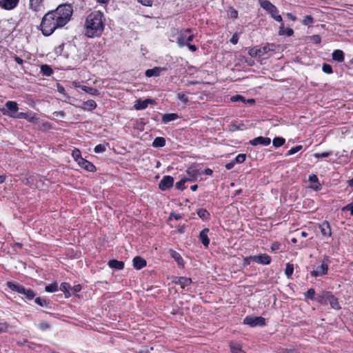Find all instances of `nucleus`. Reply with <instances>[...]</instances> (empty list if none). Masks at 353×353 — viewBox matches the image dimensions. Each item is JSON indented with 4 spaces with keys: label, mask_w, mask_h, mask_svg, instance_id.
I'll use <instances>...</instances> for the list:
<instances>
[{
    "label": "nucleus",
    "mask_w": 353,
    "mask_h": 353,
    "mask_svg": "<svg viewBox=\"0 0 353 353\" xmlns=\"http://www.w3.org/2000/svg\"><path fill=\"white\" fill-rule=\"evenodd\" d=\"M343 210H350V214L352 216H353V204L352 203H350L348 204L347 205H346Z\"/></svg>",
    "instance_id": "obj_64"
},
{
    "label": "nucleus",
    "mask_w": 353,
    "mask_h": 353,
    "mask_svg": "<svg viewBox=\"0 0 353 353\" xmlns=\"http://www.w3.org/2000/svg\"><path fill=\"white\" fill-rule=\"evenodd\" d=\"M16 119H24L32 123H34L37 121V118L36 117L31 116L28 112L17 113L16 115Z\"/></svg>",
    "instance_id": "obj_26"
},
{
    "label": "nucleus",
    "mask_w": 353,
    "mask_h": 353,
    "mask_svg": "<svg viewBox=\"0 0 353 353\" xmlns=\"http://www.w3.org/2000/svg\"><path fill=\"white\" fill-rule=\"evenodd\" d=\"M139 3L143 6H150L152 5V0H137Z\"/></svg>",
    "instance_id": "obj_62"
},
{
    "label": "nucleus",
    "mask_w": 353,
    "mask_h": 353,
    "mask_svg": "<svg viewBox=\"0 0 353 353\" xmlns=\"http://www.w3.org/2000/svg\"><path fill=\"white\" fill-rule=\"evenodd\" d=\"M57 90L59 93L63 94L64 96H67V94L65 93V90L62 85L58 84L57 85Z\"/></svg>",
    "instance_id": "obj_63"
},
{
    "label": "nucleus",
    "mask_w": 353,
    "mask_h": 353,
    "mask_svg": "<svg viewBox=\"0 0 353 353\" xmlns=\"http://www.w3.org/2000/svg\"><path fill=\"white\" fill-rule=\"evenodd\" d=\"M82 90L85 91L86 93H88L92 96H97L99 94V90L94 88L83 85L82 87Z\"/></svg>",
    "instance_id": "obj_37"
},
{
    "label": "nucleus",
    "mask_w": 353,
    "mask_h": 353,
    "mask_svg": "<svg viewBox=\"0 0 353 353\" xmlns=\"http://www.w3.org/2000/svg\"><path fill=\"white\" fill-rule=\"evenodd\" d=\"M188 178H183L175 184V188L179 190H183L186 188L185 183L188 182Z\"/></svg>",
    "instance_id": "obj_39"
},
{
    "label": "nucleus",
    "mask_w": 353,
    "mask_h": 353,
    "mask_svg": "<svg viewBox=\"0 0 353 353\" xmlns=\"http://www.w3.org/2000/svg\"><path fill=\"white\" fill-rule=\"evenodd\" d=\"M310 41L314 43L318 44L321 43V37L319 34H314L310 37Z\"/></svg>",
    "instance_id": "obj_55"
},
{
    "label": "nucleus",
    "mask_w": 353,
    "mask_h": 353,
    "mask_svg": "<svg viewBox=\"0 0 353 353\" xmlns=\"http://www.w3.org/2000/svg\"><path fill=\"white\" fill-rule=\"evenodd\" d=\"M165 68L154 67L152 69L146 70L145 74L147 77H159L161 72L165 71Z\"/></svg>",
    "instance_id": "obj_17"
},
{
    "label": "nucleus",
    "mask_w": 353,
    "mask_h": 353,
    "mask_svg": "<svg viewBox=\"0 0 353 353\" xmlns=\"http://www.w3.org/2000/svg\"><path fill=\"white\" fill-rule=\"evenodd\" d=\"M170 256L175 260L179 266L183 267L184 265V261L181 257V254L175 250H170Z\"/></svg>",
    "instance_id": "obj_25"
},
{
    "label": "nucleus",
    "mask_w": 353,
    "mask_h": 353,
    "mask_svg": "<svg viewBox=\"0 0 353 353\" xmlns=\"http://www.w3.org/2000/svg\"><path fill=\"white\" fill-rule=\"evenodd\" d=\"M18 110V104L17 102L12 101H7L4 108L1 110L3 115H6L12 118H16Z\"/></svg>",
    "instance_id": "obj_6"
},
{
    "label": "nucleus",
    "mask_w": 353,
    "mask_h": 353,
    "mask_svg": "<svg viewBox=\"0 0 353 353\" xmlns=\"http://www.w3.org/2000/svg\"><path fill=\"white\" fill-rule=\"evenodd\" d=\"M243 323L252 327H263L265 325V319L262 316H247L243 320Z\"/></svg>",
    "instance_id": "obj_7"
},
{
    "label": "nucleus",
    "mask_w": 353,
    "mask_h": 353,
    "mask_svg": "<svg viewBox=\"0 0 353 353\" xmlns=\"http://www.w3.org/2000/svg\"><path fill=\"white\" fill-rule=\"evenodd\" d=\"M245 159H246L245 154H239L236 157L234 161L235 162V163H242L245 161Z\"/></svg>",
    "instance_id": "obj_49"
},
{
    "label": "nucleus",
    "mask_w": 353,
    "mask_h": 353,
    "mask_svg": "<svg viewBox=\"0 0 353 353\" xmlns=\"http://www.w3.org/2000/svg\"><path fill=\"white\" fill-rule=\"evenodd\" d=\"M165 145V139L163 137H157L152 143V146L154 148H161Z\"/></svg>",
    "instance_id": "obj_36"
},
{
    "label": "nucleus",
    "mask_w": 353,
    "mask_h": 353,
    "mask_svg": "<svg viewBox=\"0 0 353 353\" xmlns=\"http://www.w3.org/2000/svg\"><path fill=\"white\" fill-rule=\"evenodd\" d=\"M174 185V178L170 175L163 176L159 183V188L162 191L170 189Z\"/></svg>",
    "instance_id": "obj_9"
},
{
    "label": "nucleus",
    "mask_w": 353,
    "mask_h": 353,
    "mask_svg": "<svg viewBox=\"0 0 353 353\" xmlns=\"http://www.w3.org/2000/svg\"><path fill=\"white\" fill-rule=\"evenodd\" d=\"M228 15L230 18L236 19L238 17V11L234 8H230L228 11Z\"/></svg>",
    "instance_id": "obj_54"
},
{
    "label": "nucleus",
    "mask_w": 353,
    "mask_h": 353,
    "mask_svg": "<svg viewBox=\"0 0 353 353\" xmlns=\"http://www.w3.org/2000/svg\"><path fill=\"white\" fill-rule=\"evenodd\" d=\"M154 103V100L151 99H146L145 100L138 99L136 101V103L134 104V108L136 110H144L149 104H153Z\"/></svg>",
    "instance_id": "obj_15"
},
{
    "label": "nucleus",
    "mask_w": 353,
    "mask_h": 353,
    "mask_svg": "<svg viewBox=\"0 0 353 353\" xmlns=\"http://www.w3.org/2000/svg\"><path fill=\"white\" fill-rule=\"evenodd\" d=\"M313 21H314V19L312 18V17H311L310 15H307V16H305L304 17V19L303 21V23L304 25H309L310 23H312Z\"/></svg>",
    "instance_id": "obj_56"
},
{
    "label": "nucleus",
    "mask_w": 353,
    "mask_h": 353,
    "mask_svg": "<svg viewBox=\"0 0 353 353\" xmlns=\"http://www.w3.org/2000/svg\"><path fill=\"white\" fill-rule=\"evenodd\" d=\"M319 228L323 236L329 238L332 236L330 225L328 221H324L319 225Z\"/></svg>",
    "instance_id": "obj_16"
},
{
    "label": "nucleus",
    "mask_w": 353,
    "mask_h": 353,
    "mask_svg": "<svg viewBox=\"0 0 353 353\" xmlns=\"http://www.w3.org/2000/svg\"><path fill=\"white\" fill-rule=\"evenodd\" d=\"M97 103L94 100H88L83 103L82 109L84 110L92 111L97 108Z\"/></svg>",
    "instance_id": "obj_29"
},
{
    "label": "nucleus",
    "mask_w": 353,
    "mask_h": 353,
    "mask_svg": "<svg viewBox=\"0 0 353 353\" xmlns=\"http://www.w3.org/2000/svg\"><path fill=\"white\" fill-rule=\"evenodd\" d=\"M194 37L192 29L187 28L182 30L177 37L176 43L179 48H183L188 43L192 41Z\"/></svg>",
    "instance_id": "obj_4"
},
{
    "label": "nucleus",
    "mask_w": 353,
    "mask_h": 353,
    "mask_svg": "<svg viewBox=\"0 0 353 353\" xmlns=\"http://www.w3.org/2000/svg\"><path fill=\"white\" fill-rule=\"evenodd\" d=\"M331 294L330 292H323V294L318 295L316 300L321 304L327 305L329 299L328 295H331Z\"/></svg>",
    "instance_id": "obj_31"
},
{
    "label": "nucleus",
    "mask_w": 353,
    "mask_h": 353,
    "mask_svg": "<svg viewBox=\"0 0 353 353\" xmlns=\"http://www.w3.org/2000/svg\"><path fill=\"white\" fill-rule=\"evenodd\" d=\"M230 348L232 353H240V351L242 350L241 345L234 342L230 343Z\"/></svg>",
    "instance_id": "obj_40"
},
{
    "label": "nucleus",
    "mask_w": 353,
    "mask_h": 353,
    "mask_svg": "<svg viewBox=\"0 0 353 353\" xmlns=\"http://www.w3.org/2000/svg\"><path fill=\"white\" fill-rule=\"evenodd\" d=\"M30 8L36 12H43L45 10L43 0H30Z\"/></svg>",
    "instance_id": "obj_13"
},
{
    "label": "nucleus",
    "mask_w": 353,
    "mask_h": 353,
    "mask_svg": "<svg viewBox=\"0 0 353 353\" xmlns=\"http://www.w3.org/2000/svg\"><path fill=\"white\" fill-rule=\"evenodd\" d=\"M34 302L41 307H46V308L50 307V301H48L44 298L37 297L34 299Z\"/></svg>",
    "instance_id": "obj_34"
},
{
    "label": "nucleus",
    "mask_w": 353,
    "mask_h": 353,
    "mask_svg": "<svg viewBox=\"0 0 353 353\" xmlns=\"http://www.w3.org/2000/svg\"><path fill=\"white\" fill-rule=\"evenodd\" d=\"M209 232V228H204L200 232L199 236V240L205 248H208L210 244V239L208 238V236Z\"/></svg>",
    "instance_id": "obj_18"
},
{
    "label": "nucleus",
    "mask_w": 353,
    "mask_h": 353,
    "mask_svg": "<svg viewBox=\"0 0 353 353\" xmlns=\"http://www.w3.org/2000/svg\"><path fill=\"white\" fill-rule=\"evenodd\" d=\"M309 181L312 184V188L314 190H320L321 189V184L319 183V179L316 174L310 175Z\"/></svg>",
    "instance_id": "obj_23"
},
{
    "label": "nucleus",
    "mask_w": 353,
    "mask_h": 353,
    "mask_svg": "<svg viewBox=\"0 0 353 353\" xmlns=\"http://www.w3.org/2000/svg\"><path fill=\"white\" fill-rule=\"evenodd\" d=\"M232 128L233 130H243L245 129L244 124L242 123L239 124H233Z\"/></svg>",
    "instance_id": "obj_57"
},
{
    "label": "nucleus",
    "mask_w": 353,
    "mask_h": 353,
    "mask_svg": "<svg viewBox=\"0 0 353 353\" xmlns=\"http://www.w3.org/2000/svg\"><path fill=\"white\" fill-rule=\"evenodd\" d=\"M176 97L179 100L181 101L184 104H186L188 102V97L183 92L177 93Z\"/></svg>",
    "instance_id": "obj_47"
},
{
    "label": "nucleus",
    "mask_w": 353,
    "mask_h": 353,
    "mask_svg": "<svg viewBox=\"0 0 353 353\" xmlns=\"http://www.w3.org/2000/svg\"><path fill=\"white\" fill-rule=\"evenodd\" d=\"M253 261L259 264L268 265L271 262V257L267 254H262L258 256H253Z\"/></svg>",
    "instance_id": "obj_14"
},
{
    "label": "nucleus",
    "mask_w": 353,
    "mask_h": 353,
    "mask_svg": "<svg viewBox=\"0 0 353 353\" xmlns=\"http://www.w3.org/2000/svg\"><path fill=\"white\" fill-rule=\"evenodd\" d=\"M271 143V139L269 137H258L250 141V144L253 146L262 145L267 146Z\"/></svg>",
    "instance_id": "obj_12"
},
{
    "label": "nucleus",
    "mask_w": 353,
    "mask_h": 353,
    "mask_svg": "<svg viewBox=\"0 0 353 353\" xmlns=\"http://www.w3.org/2000/svg\"><path fill=\"white\" fill-rule=\"evenodd\" d=\"M253 261V256H248V257L244 258V259H243V265L244 266L249 265L250 264V261Z\"/></svg>",
    "instance_id": "obj_60"
},
{
    "label": "nucleus",
    "mask_w": 353,
    "mask_h": 353,
    "mask_svg": "<svg viewBox=\"0 0 353 353\" xmlns=\"http://www.w3.org/2000/svg\"><path fill=\"white\" fill-rule=\"evenodd\" d=\"M303 146L301 145H296L295 147L292 148L290 150H288L286 154L287 156L292 155L302 149Z\"/></svg>",
    "instance_id": "obj_48"
},
{
    "label": "nucleus",
    "mask_w": 353,
    "mask_h": 353,
    "mask_svg": "<svg viewBox=\"0 0 353 353\" xmlns=\"http://www.w3.org/2000/svg\"><path fill=\"white\" fill-rule=\"evenodd\" d=\"M231 100L232 101H245L244 97L241 95L233 96L232 97Z\"/></svg>",
    "instance_id": "obj_59"
},
{
    "label": "nucleus",
    "mask_w": 353,
    "mask_h": 353,
    "mask_svg": "<svg viewBox=\"0 0 353 353\" xmlns=\"http://www.w3.org/2000/svg\"><path fill=\"white\" fill-rule=\"evenodd\" d=\"M230 348L232 353H240V351L242 350L241 345L234 342L230 343Z\"/></svg>",
    "instance_id": "obj_41"
},
{
    "label": "nucleus",
    "mask_w": 353,
    "mask_h": 353,
    "mask_svg": "<svg viewBox=\"0 0 353 353\" xmlns=\"http://www.w3.org/2000/svg\"><path fill=\"white\" fill-rule=\"evenodd\" d=\"M8 325L6 322L0 323V333L6 332L8 330Z\"/></svg>",
    "instance_id": "obj_58"
},
{
    "label": "nucleus",
    "mask_w": 353,
    "mask_h": 353,
    "mask_svg": "<svg viewBox=\"0 0 353 353\" xmlns=\"http://www.w3.org/2000/svg\"><path fill=\"white\" fill-rule=\"evenodd\" d=\"M322 70L326 74H332L333 72L332 68L330 64L323 63L322 66Z\"/></svg>",
    "instance_id": "obj_50"
},
{
    "label": "nucleus",
    "mask_w": 353,
    "mask_h": 353,
    "mask_svg": "<svg viewBox=\"0 0 353 353\" xmlns=\"http://www.w3.org/2000/svg\"><path fill=\"white\" fill-rule=\"evenodd\" d=\"M6 285L11 290L23 294L25 298L28 300H32L35 296V293L32 289L26 288L23 285L14 283L12 281H8Z\"/></svg>",
    "instance_id": "obj_3"
},
{
    "label": "nucleus",
    "mask_w": 353,
    "mask_h": 353,
    "mask_svg": "<svg viewBox=\"0 0 353 353\" xmlns=\"http://www.w3.org/2000/svg\"><path fill=\"white\" fill-rule=\"evenodd\" d=\"M179 118V115L176 113L165 114L162 117L161 121L163 123L166 124L170 121H174Z\"/></svg>",
    "instance_id": "obj_27"
},
{
    "label": "nucleus",
    "mask_w": 353,
    "mask_h": 353,
    "mask_svg": "<svg viewBox=\"0 0 353 353\" xmlns=\"http://www.w3.org/2000/svg\"><path fill=\"white\" fill-rule=\"evenodd\" d=\"M294 34V30L292 28H285L283 23H281L279 27V35H285L287 37H290Z\"/></svg>",
    "instance_id": "obj_30"
},
{
    "label": "nucleus",
    "mask_w": 353,
    "mask_h": 353,
    "mask_svg": "<svg viewBox=\"0 0 353 353\" xmlns=\"http://www.w3.org/2000/svg\"><path fill=\"white\" fill-rule=\"evenodd\" d=\"M58 284L57 283H53L50 285L46 286L45 290L48 292H54L58 290Z\"/></svg>",
    "instance_id": "obj_43"
},
{
    "label": "nucleus",
    "mask_w": 353,
    "mask_h": 353,
    "mask_svg": "<svg viewBox=\"0 0 353 353\" xmlns=\"http://www.w3.org/2000/svg\"><path fill=\"white\" fill-rule=\"evenodd\" d=\"M285 139L280 137H275L272 141L273 145L276 148L282 146L285 143Z\"/></svg>",
    "instance_id": "obj_42"
},
{
    "label": "nucleus",
    "mask_w": 353,
    "mask_h": 353,
    "mask_svg": "<svg viewBox=\"0 0 353 353\" xmlns=\"http://www.w3.org/2000/svg\"><path fill=\"white\" fill-rule=\"evenodd\" d=\"M146 261L141 256H136L133 259V266L137 270H141L146 266Z\"/></svg>",
    "instance_id": "obj_21"
},
{
    "label": "nucleus",
    "mask_w": 353,
    "mask_h": 353,
    "mask_svg": "<svg viewBox=\"0 0 353 353\" xmlns=\"http://www.w3.org/2000/svg\"><path fill=\"white\" fill-rule=\"evenodd\" d=\"M72 156L75 160V161L77 162V163L80 161V159H83L81 154V152L78 149H74V150H72Z\"/></svg>",
    "instance_id": "obj_44"
},
{
    "label": "nucleus",
    "mask_w": 353,
    "mask_h": 353,
    "mask_svg": "<svg viewBox=\"0 0 353 353\" xmlns=\"http://www.w3.org/2000/svg\"><path fill=\"white\" fill-rule=\"evenodd\" d=\"M332 154V151L324 152H322V153H315L314 154V157H316V158L327 157L330 156Z\"/></svg>",
    "instance_id": "obj_53"
},
{
    "label": "nucleus",
    "mask_w": 353,
    "mask_h": 353,
    "mask_svg": "<svg viewBox=\"0 0 353 353\" xmlns=\"http://www.w3.org/2000/svg\"><path fill=\"white\" fill-rule=\"evenodd\" d=\"M70 288V285L68 283H62L60 285V290L64 292L65 294H69V290Z\"/></svg>",
    "instance_id": "obj_51"
},
{
    "label": "nucleus",
    "mask_w": 353,
    "mask_h": 353,
    "mask_svg": "<svg viewBox=\"0 0 353 353\" xmlns=\"http://www.w3.org/2000/svg\"><path fill=\"white\" fill-rule=\"evenodd\" d=\"M107 145H108V143L97 145L94 147V152L95 153H102V152H104L106 150V146Z\"/></svg>",
    "instance_id": "obj_45"
},
{
    "label": "nucleus",
    "mask_w": 353,
    "mask_h": 353,
    "mask_svg": "<svg viewBox=\"0 0 353 353\" xmlns=\"http://www.w3.org/2000/svg\"><path fill=\"white\" fill-rule=\"evenodd\" d=\"M328 261L329 257L327 256H325L321 265L316 267L310 272L311 276L318 277L327 274L328 271V265L327 263Z\"/></svg>",
    "instance_id": "obj_8"
},
{
    "label": "nucleus",
    "mask_w": 353,
    "mask_h": 353,
    "mask_svg": "<svg viewBox=\"0 0 353 353\" xmlns=\"http://www.w3.org/2000/svg\"><path fill=\"white\" fill-rule=\"evenodd\" d=\"M108 265L110 268L117 270H121L124 268V263L121 261H117L116 259L110 260Z\"/></svg>",
    "instance_id": "obj_22"
},
{
    "label": "nucleus",
    "mask_w": 353,
    "mask_h": 353,
    "mask_svg": "<svg viewBox=\"0 0 353 353\" xmlns=\"http://www.w3.org/2000/svg\"><path fill=\"white\" fill-rule=\"evenodd\" d=\"M192 283V280L190 278L187 277H179L175 281V283L179 285L181 288L185 289L187 286L190 285Z\"/></svg>",
    "instance_id": "obj_24"
},
{
    "label": "nucleus",
    "mask_w": 353,
    "mask_h": 353,
    "mask_svg": "<svg viewBox=\"0 0 353 353\" xmlns=\"http://www.w3.org/2000/svg\"><path fill=\"white\" fill-rule=\"evenodd\" d=\"M186 173L190 176L189 178H188V181H196L198 176L201 174V172L199 170L195 169L194 168H188L186 170Z\"/></svg>",
    "instance_id": "obj_20"
},
{
    "label": "nucleus",
    "mask_w": 353,
    "mask_h": 353,
    "mask_svg": "<svg viewBox=\"0 0 353 353\" xmlns=\"http://www.w3.org/2000/svg\"><path fill=\"white\" fill-rule=\"evenodd\" d=\"M19 0H0V8L6 10L14 9L19 4Z\"/></svg>",
    "instance_id": "obj_11"
},
{
    "label": "nucleus",
    "mask_w": 353,
    "mask_h": 353,
    "mask_svg": "<svg viewBox=\"0 0 353 353\" xmlns=\"http://www.w3.org/2000/svg\"><path fill=\"white\" fill-rule=\"evenodd\" d=\"M259 3L260 4V6L266 10L269 14H271V17H272L275 14L279 13V10L277 8L273 5L270 1L268 0H259Z\"/></svg>",
    "instance_id": "obj_10"
},
{
    "label": "nucleus",
    "mask_w": 353,
    "mask_h": 353,
    "mask_svg": "<svg viewBox=\"0 0 353 353\" xmlns=\"http://www.w3.org/2000/svg\"><path fill=\"white\" fill-rule=\"evenodd\" d=\"M274 46L273 44L268 43L261 48L254 47L248 50V54L252 57H261L269 52L274 51V49L273 48Z\"/></svg>",
    "instance_id": "obj_5"
},
{
    "label": "nucleus",
    "mask_w": 353,
    "mask_h": 353,
    "mask_svg": "<svg viewBox=\"0 0 353 353\" xmlns=\"http://www.w3.org/2000/svg\"><path fill=\"white\" fill-rule=\"evenodd\" d=\"M197 215L203 221L208 220L210 218V214L205 208H200L196 212Z\"/></svg>",
    "instance_id": "obj_33"
},
{
    "label": "nucleus",
    "mask_w": 353,
    "mask_h": 353,
    "mask_svg": "<svg viewBox=\"0 0 353 353\" xmlns=\"http://www.w3.org/2000/svg\"><path fill=\"white\" fill-rule=\"evenodd\" d=\"M72 13V6L68 3L59 5L55 10L48 12L40 24L43 34L50 36L57 28L63 27L70 20Z\"/></svg>",
    "instance_id": "obj_1"
},
{
    "label": "nucleus",
    "mask_w": 353,
    "mask_h": 353,
    "mask_svg": "<svg viewBox=\"0 0 353 353\" xmlns=\"http://www.w3.org/2000/svg\"><path fill=\"white\" fill-rule=\"evenodd\" d=\"M305 296L306 299L314 300L315 299V290L314 288H310L305 293Z\"/></svg>",
    "instance_id": "obj_46"
},
{
    "label": "nucleus",
    "mask_w": 353,
    "mask_h": 353,
    "mask_svg": "<svg viewBox=\"0 0 353 353\" xmlns=\"http://www.w3.org/2000/svg\"><path fill=\"white\" fill-rule=\"evenodd\" d=\"M38 327L42 331H46L50 329V325L48 322L43 321L39 324Z\"/></svg>",
    "instance_id": "obj_52"
},
{
    "label": "nucleus",
    "mask_w": 353,
    "mask_h": 353,
    "mask_svg": "<svg viewBox=\"0 0 353 353\" xmlns=\"http://www.w3.org/2000/svg\"><path fill=\"white\" fill-rule=\"evenodd\" d=\"M238 41H239V37H238V34L236 33H234L232 38L230 39V42L232 43V44H236L238 43Z\"/></svg>",
    "instance_id": "obj_61"
},
{
    "label": "nucleus",
    "mask_w": 353,
    "mask_h": 353,
    "mask_svg": "<svg viewBox=\"0 0 353 353\" xmlns=\"http://www.w3.org/2000/svg\"><path fill=\"white\" fill-rule=\"evenodd\" d=\"M78 164L83 169L88 172H94L96 171V167L90 161L84 159L83 158L82 159H80V161L78 163Z\"/></svg>",
    "instance_id": "obj_19"
},
{
    "label": "nucleus",
    "mask_w": 353,
    "mask_h": 353,
    "mask_svg": "<svg viewBox=\"0 0 353 353\" xmlns=\"http://www.w3.org/2000/svg\"><path fill=\"white\" fill-rule=\"evenodd\" d=\"M105 28V19L103 12L94 11L85 18L84 34L88 38L100 37Z\"/></svg>",
    "instance_id": "obj_2"
},
{
    "label": "nucleus",
    "mask_w": 353,
    "mask_h": 353,
    "mask_svg": "<svg viewBox=\"0 0 353 353\" xmlns=\"http://www.w3.org/2000/svg\"><path fill=\"white\" fill-rule=\"evenodd\" d=\"M332 59L338 61L343 62L344 61V52L341 50H335L332 54Z\"/></svg>",
    "instance_id": "obj_28"
},
{
    "label": "nucleus",
    "mask_w": 353,
    "mask_h": 353,
    "mask_svg": "<svg viewBox=\"0 0 353 353\" xmlns=\"http://www.w3.org/2000/svg\"><path fill=\"white\" fill-rule=\"evenodd\" d=\"M41 72L43 75L50 77L53 74V70L48 65H42L41 66Z\"/></svg>",
    "instance_id": "obj_35"
},
{
    "label": "nucleus",
    "mask_w": 353,
    "mask_h": 353,
    "mask_svg": "<svg viewBox=\"0 0 353 353\" xmlns=\"http://www.w3.org/2000/svg\"><path fill=\"white\" fill-rule=\"evenodd\" d=\"M294 272V265L288 263L285 269V274L288 279H290Z\"/></svg>",
    "instance_id": "obj_38"
},
{
    "label": "nucleus",
    "mask_w": 353,
    "mask_h": 353,
    "mask_svg": "<svg viewBox=\"0 0 353 353\" xmlns=\"http://www.w3.org/2000/svg\"><path fill=\"white\" fill-rule=\"evenodd\" d=\"M329 299L327 303H330L331 307L334 310L341 309L340 304L338 301V299L331 294V295H328Z\"/></svg>",
    "instance_id": "obj_32"
}]
</instances>
